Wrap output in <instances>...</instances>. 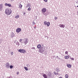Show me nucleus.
<instances>
[{
	"mask_svg": "<svg viewBox=\"0 0 78 78\" xmlns=\"http://www.w3.org/2000/svg\"><path fill=\"white\" fill-rule=\"evenodd\" d=\"M5 13L7 16H9V15H11V14L12 12L9 9H5Z\"/></svg>",
	"mask_w": 78,
	"mask_h": 78,
	"instance_id": "nucleus-1",
	"label": "nucleus"
},
{
	"mask_svg": "<svg viewBox=\"0 0 78 78\" xmlns=\"http://www.w3.org/2000/svg\"><path fill=\"white\" fill-rule=\"evenodd\" d=\"M18 51L19 52H20V53H23V54L26 53V52H27L25 50L21 49H19L18 50Z\"/></svg>",
	"mask_w": 78,
	"mask_h": 78,
	"instance_id": "nucleus-2",
	"label": "nucleus"
},
{
	"mask_svg": "<svg viewBox=\"0 0 78 78\" xmlns=\"http://www.w3.org/2000/svg\"><path fill=\"white\" fill-rule=\"evenodd\" d=\"M45 51V48L43 47L41 48L39 50V51L40 53H43Z\"/></svg>",
	"mask_w": 78,
	"mask_h": 78,
	"instance_id": "nucleus-3",
	"label": "nucleus"
},
{
	"mask_svg": "<svg viewBox=\"0 0 78 78\" xmlns=\"http://www.w3.org/2000/svg\"><path fill=\"white\" fill-rule=\"evenodd\" d=\"M28 42V38H26L25 40L24 41L22 42L23 44H25V45H26Z\"/></svg>",
	"mask_w": 78,
	"mask_h": 78,
	"instance_id": "nucleus-4",
	"label": "nucleus"
},
{
	"mask_svg": "<svg viewBox=\"0 0 78 78\" xmlns=\"http://www.w3.org/2000/svg\"><path fill=\"white\" fill-rule=\"evenodd\" d=\"M47 11V9L45 8H43L42 9V13H45Z\"/></svg>",
	"mask_w": 78,
	"mask_h": 78,
	"instance_id": "nucleus-5",
	"label": "nucleus"
},
{
	"mask_svg": "<svg viewBox=\"0 0 78 78\" xmlns=\"http://www.w3.org/2000/svg\"><path fill=\"white\" fill-rule=\"evenodd\" d=\"M5 67L7 69H9V64L8 63H6L5 64Z\"/></svg>",
	"mask_w": 78,
	"mask_h": 78,
	"instance_id": "nucleus-6",
	"label": "nucleus"
},
{
	"mask_svg": "<svg viewBox=\"0 0 78 78\" xmlns=\"http://www.w3.org/2000/svg\"><path fill=\"white\" fill-rule=\"evenodd\" d=\"M17 33H19L20 31H21V29L20 28H18L16 30Z\"/></svg>",
	"mask_w": 78,
	"mask_h": 78,
	"instance_id": "nucleus-7",
	"label": "nucleus"
},
{
	"mask_svg": "<svg viewBox=\"0 0 78 78\" xmlns=\"http://www.w3.org/2000/svg\"><path fill=\"white\" fill-rule=\"evenodd\" d=\"M5 5L6 6H8V7H11V4H8L7 3H5Z\"/></svg>",
	"mask_w": 78,
	"mask_h": 78,
	"instance_id": "nucleus-8",
	"label": "nucleus"
},
{
	"mask_svg": "<svg viewBox=\"0 0 78 78\" xmlns=\"http://www.w3.org/2000/svg\"><path fill=\"white\" fill-rule=\"evenodd\" d=\"M51 73L49 72L48 74V77H49V78H51Z\"/></svg>",
	"mask_w": 78,
	"mask_h": 78,
	"instance_id": "nucleus-9",
	"label": "nucleus"
},
{
	"mask_svg": "<svg viewBox=\"0 0 78 78\" xmlns=\"http://www.w3.org/2000/svg\"><path fill=\"white\" fill-rule=\"evenodd\" d=\"M3 4H0V10H2V8L3 7Z\"/></svg>",
	"mask_w": 78,
	"mask_h": 78,
	"instance_id": "nucleus-10",
	"label": "nucleus"
},
{
	"mask_svg": "<svg viewBox=\"0 0 78 78\" xmlns=\"http://www.w3.org/2000/svg\"><path fill=\"white\" fill-rule=\"evenodd\" d=\"M59 27H61V28H65V25H63V24H61L59 25Z\"/></svg>",
	"mask_w": 78,
	"mask_h": 78,
	"instance_id": "nucleus-11",
	"label": "nucleus"
},
{
	"mask_svg": "<svg viewBox=\"0 0 78 78\" xmlns=\"http://www.w3.org/2000/svg\"><path fill=\"white\" fill-rule=\"evenodd\" d=\"M67 66L69 68H71V67H72V65H71V64H67Z\"/></svg>",
	"mask_w": 78,
	"mask_h": 78,
	"instance_id": "nucleus-12",
	"label": "nucleus"
},
{
	"mask_svg": "<svg viewBox=\"0 0 78 78\" xmlns=\"http://www.w3.org/2000/svg\"><path fill=\"white\" fill-rule=\"evenodd\" d=\"M31 7V5L30 4H27V6H26V8H30Z\"/></svg>",
	"mask_w": 78,
	"mask_h": 78,
	"instance_id": "nucleus-13",
	"label": "nucleus"
},
{
	"mask_svg": "<svg viewBox=\"0 0 78 78\" xmlns=\"http://www.w3.org/2000/svg\"><path fill=\"white\" fill-rule=\"evenodd\" d=\"M43 77H44V78H47V75L45 74H44L43 75Z\"/></svg>",
	"mask_w": 78,
	"mask_h": 78,
	"instance_id": "nucleus-14",
	"label": "nucleus"
},
{
	"mask_svg": "<svg viewBox=\"0 0 78 78\" xmlns=\"http://www.w3.org/2000/svg\"><path fill=\"white\" fill-rule=\"evenodd\" d=\"M41 47V45L40 44H39L37 45V48H40Z\"/></svg>",
	"mask_w": 78,
	"mask_h": 78,
	"instance_id": "nucleus-15",
	"label": "nucleus"
},
{
	"mask_svg": "<svg viewBox=\"0 0 78 78\" xmlns=\"http://www.w3.org/2000/svg\"><path fill=\"white\" fill-rule=\"evenodd\" d=\"M47 27H49V25H50V23L49 22H48L46 24Z\"/></svg>",
	"mask_w": 78,
	"mask_h": 78,
	"instance_id": "nucleus-16",
	"label": "nucleus"
},
{
	"mask_svg": "<svg viewBox=\"0 0 78 78\" xmlns=\"http://www.w3.org/2000/svg\"><path fill=\"white\" fill-rule=\"evenodd\" d=\"M20 16H19V15H16L15 16V18L16 19H18V18H19V17Z\"/></svg>",
	"mask_w": 78,
	"mask_h": 78,
	"instance_id": "nucleus-17",
	"label": "nucleus"
},
{
	"mask_svg": "<svg viewBox=\"0 0 78 78\" xmlns=\"http://www.w3.org/2000/svg\"><path fill=\"white\" fill-rule=\"evenodd\" d=\"M65 58L66 59H69V56H65Z\"/></svg>",
	"mask_w": 78,
	"mask_h": 78,
	"instance_id": "nucleus-18",
	"label": "nucleus"
},
{
	"mask_svg": "<svg viewBox=\"0 0 78 78\" xmlns=\"http://www.w3.org/2000/svg\"><path fill=\"white\" fill-rule=\"evenodd\" d=\"M65 78H69V75H68V74H66L65 75Z\"/></svg>",
	"mask_w": 78,
	"mask_h": 78,
	"instance_id": "nucleus-19",
	"label": "nucleus"
},
{
	"mask_svg": "<svg viewBox=\"0 0 78 78\" xmlns=\"http://www.w3.org/2000/svg\"><path fill=\"white\" fill-rule=\"evenodd\" d=\"M54 75H58V73H56L55 71H54Z\"/></svg>",
	"mask_w": 78,
	"mask_h": 78,
	"instance_id": "nucleus-20",
	"label": "nucleus"
},
{
	"mask_svg": "<svg viewBox=\"0 0 78 78\" xmlns=\"http://www.w3.org/2000/svg\"><path fill=\"white\" fill-rule=\"evenodd\" d=\"M47 23V21H45L44 22V25H46Z\"/></svg>",
	"mask_w": 78,
	"mask_h": 78,
	"instance_id": "nucleus-21",
	"label": "nucleus"
},
{
	"mask_svg": "<svg viewBox=\"0 0 78 78\" xmlns=\"http://www.w3.org/2000/svg\"><path fill=\"white\" fill-rule=\"evenodd\" d=\"M24 69L26 70H28V68H27V67H24Z\"/></svg>",
	"mask_w": 78,
	"mask_h": 78,
	"instance_id": "nucleus-22",
	"label": "nucleus"
},
{
	"mask_svg": "<svg viewBox=\"0 0 78 78\" xmlns=\"http://www.w3.org/2000/svg\"><path fill=\"white\" fill-rule=\"evenodd\" d=\"M16 45H20V44H19V43L18 42H17L16 43Z\"/></svg>",
	"mask_w": 78,
	"mask_h": 78,
	"instance_id": "nucleus-23",
	"label": "nucleus"
},
{
	"mask_svg": "<svg viewBox=\"0 0 78 78\" xmlns=\"http://www.w3.org/2000/svg\"><path fill=\"white\" fill-rule=\"evenodd\" d=\"M19 6L20 8L21 9V8H22V5L21 4H20L19 5Z\"/></svg>",
	"mask_w": 78,
	"mask_h": 78,
	"instance_id": "nucleus-24",
	"label": "nucleus"
},
{
	"mask_svg": "<svg viewBox=\"0 0 78 78\" xmlns=\"http://www.w3.org/2000/svg\"><path fill=\"white\" fill-rule=\"evenodd\" d=\"M27 10L28 11H31V8L30 7Z\"/></svg>",
	"mask_w": 78,
	"mask_h": 78,
	"instance_id": "nucleus-25",
	"label": "nucleus"
},
{
	"mask_svg": "<svg viewBox=\"0 0 78 78\" xmlns=\"http://www.w3.org/2000/svg\"><path fill=\"white\" fill-rule=\"evenodd\" d=\"M13 68V66H12L11 65L10 66V69H12Z\"/></svg>",
	"mask_w": 78,
	"mask_h": 78,
	"instance_id": "nucleus-26",
	"label": "nucleus"
},
{
	"mask_svg": "<svg viewBox=\"0 0 78 78\" xmlns=\"http://www.w3.org/2000/svg\"><path fill=\"white\" fill-rule=\"evenodd\" d=\"M31 49H34V50H35V48H34V47H33L31 48Z\"/></svg>",
	"mask_w": 78,
	"mask_h": 78,
	"instance_id": "nucleus-27",
	"label": "nucleus"
},
{
	"mask_svg": "<svg viewBox=\"0 0 78 78\" xmlns=\"http://www.w3.org/2000/svg\"><path fill=\"white\" fill-rule=\"evenodd\" d=\"M19 41L20 42H21L22 41V39H20V40Z\"/></svg>",
	"mask_w": 78,
	"mask_h": 78,
	"instance_id": "nucleus-28",
	"label": "nucleus"
},
{
	"mask_svg": "<svg viewBox=\"0 0 78 78\" xmlns=\"http://www.w3.org/2000/svg\"><path fill=\"white\" fill-rule=\"evenodd\" d=\"M54 19H55V20H57V17H55Z\"/></svg>",
	"mask_w": 78,
	"mask_h": 78,
	"instance_id": "nucleus-29",
	"label": "nucleus"
},
{
	"mask_svg": "<svg viewBox=\"0 0 78 78\" xmlns=\"http://www.w3.org/2000/svg\"><path fill=\"white\" fill-rule=\"evenodd\" d=\"M65 53V54H68V51H66Z\"/></svg>",
	"mask_w": 78,
	"mask_h": 78,
	"instance_id": "nucleus-30",
	"label": "nucleus"
},
{
	"mask_svg": "<svg viewBox=\"0 0 78 78\" xmlns=\"http://www.w3.org/2000/svg\"><path fill=\"white\" fill-rule=\"evenodd\" d=\"M11 55H13V54H14V53H13V52H11Z\"/></svg>",
	"mask_w": 78,
	"mask_h": 78,
	"instance_id": "nucleus-31",
	"label": "nucleus"
},
{
	"mask_svg": "<svg viewBox=\"0 0 78 78\" xmlns=\"http://www.w3.org/2000/svg\"><path fill=\"white\" fill-rule=\"evenodd\" d=\"M45 1V2H47V1H48V0H43Z\"/></svg>",
	"mask_w": 78,
	"mask_h": 78,
	"instance_id": "nucleus-32",
	"label": "nucleus"
},
{
	"mask_svg": "<svg viewBox=\"0 0 78 78\" xmlns=\"http://www.w3.org/2000/svg\"><path fill=\"white\" fill-rule=\"evenodd\" d=\"M33 24H34V25H35V24H36V23H35V22H33Z\"/></svg>",
	"mask_w": 78,
	"mask_h": 78,
	"instance_id": "nucleus-33",
	"label": "nucleus"
},
{
	"mask_svg": "<svg viewBox=\"0 0 78 78\" xmlns=\"http://www.w3.org/2000/svg\"><path fill=\"white\" fill-rule=\"evenodd\" d=\"M70 59H71V60H74V58H70Z\"/></svg>",
	"mask_w": 78,
	"mask_h": 78,
	"instance_id": "nucleus-34",
	"label": "nucleus"
},
{
	"mask_svg": "<svg viewBox=\"0 0 78 78\" xmlns=\"http://www.w3.org/2000/svg\"><path fill=\"white\" fill-rule=\"evenodd\" d=\"M16 74L17 75H19V72H17Z\"/></svg>",
	"mask_w": 78,
	"mask_h": 78,
	"instance_id": "nucleus-35",
	"label": "nucleus"
},
{
	"mask_svg": "<svg viewBox=\"0 0 78 78\" xmlns=\"http://www.w3.org/2000/svg\"><path fill=\"white\" fill-rule=\"evenodd\" d=\"M27 66L28 67V66H29V67H30V65H27Z\"/></svg>",
	"mask_w": 78,
	"mask_h": 78,
	"instance_id": "nucleus-36",
	"label": "nucleus"
},
{
	"mask_svg": "<svg viewBox=\"0 0 78 78\" xmlns=\"http://www.w3.org/2000/svg\"><path fill=\"white\" fill-rule=\"evenodd\" d=\"M58 78H63V77H62V76H60Z\"/></svg>",
	"mask_w": 78,
	"mask_h": 78,
	"instance_id": "nucleus-37",
	"label": "nucleus"
},
{
	"mask_svg": "<svg viewBox=\"0 0 78 78\" xmlns=\"http://www.w3.org/2000/svg\"><path fill=\"white\" fill-rule=\"evenodd\" d=\"M34 28H35V29H36V27H34Z\"/></svg>",
	"mask_w": 78,
	"mask_h": 78,
	"instance_id": "nucleus-38",
	"label": "nucleus"
},
{
	"mask_svg": "<svg viewBox=\"0 0 78 78\" xmlns=\"http://www.w3.org/2000/svg\"><path fill=\"white\" fill-rule=\"evenodd\" d=\"M77 14L78 15V11L77 12Z\"/></svg>",
	"mask_w": 78,
	"mask_h": 78,
	"instance_id": "nucleus-39",
	"label": "nucleus"
},
{
	"mask_svg": "<svg viewBox=\"0 0 78 78\" xmlns=\"http://www.w3.org/2000/svg\"><path fill=\"white\" fill-rule=\"evenodd\" d=\"M77 63H78V62H77Z\"/></svg>",
	"mask_w": 78,
	"mask_h": 78,
	"instance_id": "nucleus-40",
	"label": "nucleus"
}]
</instances>
